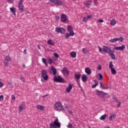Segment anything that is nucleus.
<instances>
[{"instance_id":"7c9ffc66","label":"nucleus","mask_w":128,"mask_h":128,"mask_svg":"<svg viewBox=\"0 0 128 128\" xmlns=\"http://www.w3.org/2000/svg\"><path fill=\"white\" fill-rule=\"evenodd\" d=\"M111 70V73L113 75H116V69L114 68H112Z\"/></svg>"},{"instance_id":"680f3d73","label":"nucleus","mask_w":128,"mask_h":128,"mask_svg":"<svg viewBox=\"0 0 128 128\" xmlns=\"http://www.w3.org/2000/svg\"><path fill=\"white\" fill-rule=\"evenodd\" d=\"M8 2H12V0H8Z\"/></svg>"},{"instance_id":"603ef678","label":"nucleus","mask_w":128,"mask_h":128,"mask_svg":"<svg viewBox=\"0 0 128 128\" xmlns=\"http://www.w3.org/2000/svg\"><path fill=\"white\" fill-rule=\"evenodd\" d=\"M77 82V84L79 88H80V80L76 81Z\"/></svg>"},{"instance_id":"4be33fe9","label":"nucleus","mask_w":128,"mask_h":128,"mask_svg":"<svg viewBox=\"0 0 128 128\" xmlns=\"http://www.w3.org/2000/svg\"><path fill=\"white\" fill-rule=\"evenodd\" d=\"M97 78L99 80H102V79H104V76H102V75L100 74V73H99L97 75Z\"/></svg>"},{"instance_id":"c85d7f7f","label":"nucleus","mask_w":128,"mask_h":128,"mask_svg":"<svg viewBox=\"0 0 128 128\" xmlns=\"http://www.w3.org/2000/svg\"><path fill=\"white\" fill-rule=\"evenodd\" d=\"M116 24V21L114 19H112L110 20V24L112 26H115Z\"/></svg>"},{"instance_id":"37998d69","label":"nucleus","mask_w":128,"mask_h":128,"mask_svg":"<svg viewBox=\"0 0 128 128\" xmlns=\"http://www.w3.org/2000/svg\"><path fill=\"white\" fill-rule=\"evenodd\" d=\"M102 65H98V70H102Z\"/></svg>"},{"instance_id":"13d9d810","label":"nucleus","mask_w":128,"mask_h":128,"mask_svg":"<svg viewBox=\"0 0 128 128\" xmlns=\"http://www.w3.org/2000/svg\"><path fill=\"white\" fill-rule=\"evenodd\" d=\"M99 48V51L102 52V48H100V46H98Z\"/></svg>"},{"instance_id":"72a5a7b5","label":"nucleus","mask_w":128,"mask_h":128,"mask_svg":"<svg viewBox=\"0 0 128 128\" xmlns=\"http://www.w3.org/2000/svg\"><path fill=\"white\" fill-rule=\"evenodd\" d=\"M109 68L111 70L114 68V64H112V61H110L109 64Z\"/></svg>"},{"instance_id":"4d7b16f0","label":"nucleus","mask_w":128,"mask_h":128,"mask_svg":"<svg viewBox=\"0 0 128 128\" xmlns=\"http://www.w3.org/2000/svg\"><path fill=\"white\" fill-rule=\"evenodd\" d=\"M48 96V94H46V95H44V96H42V98H46V96Z\"/></svg>"},{"instance_id":"3c124183","label":"nucleus","mask_w":128,"mask_h":128,"mask_svg":"<svg viewBox=\"0 0 128 128\" xmlns=\"http://www.w3.org/2000/svg\"><path fill=\"white\" fill-rule=\"evenodd\" d=\"M20 80H22V82H24L26 80H24V78L23 76L20 77Z\"/></svg>"},{"instance_id":"1a4fd4ad","label":"nucleus","mask_w":128,"mask_h":128,"mask_svg":"<svg viewBox=\"0 0 128 128\" xmlns=\"http://www.w3.org/2000/svg\"><path fill=\"white\" fill-rule=\"evenodd\" d=\"M51 2H54L56 6H62V4L60 0H49Z\"/></svg>"},{"instance_id":"aec40b11","label":"nucleus","mask_w":128,"mask_h":128,"mask_svg":"<svg viewBox=\"0 0 128 128\" xmlns=\"http://www.w3.org/2000/svg\"><path fill=\"white\" fill-rule=\"evenodd\" d=\"M72 84H70L68 88L66 89V92H70V90H72Z\"/></svg>"},{"instance_id":"6ab92c4d","label":"nucleus","mask_w":128,"mask_h":128,"mask_svg":"<svg viewBox=\"0 0 128 128\" xmlns=\"http://www.w3.org/2000/svg\"><path fill=\"white\" fill-rule=\"evenodd\" d=\"M109 55L111 56L112 60H116V55H114V50H112Z\"/></svg>"},{"instance_id":"8fccbe9b","label":"nucleus","mask_w":128,"mask_h":128,"mask_svg":"<svg viewBox=\"0 0 128 128\" xmlns=\"http://www.w3.org/2000/svg\"><path fill=\"white\" fill-rule=\"evenodd\" d=\"M3 100H4V96L2 95L0 96V100L2 101Z\"/></svg>"},{"instance_id":"4c0bfd02","label":"nucleus","mask_w":128,"mask_h":128,"mask_svg":"<svg viewBox=\"0 0 128 128\" xmlns=\"http://www.w3.org/2000/svg\"><path fill=\"white\" fill-rule=\"evenodd\" d=\"M69 34L71 36H74V32L73 30L70 31Z\"/></svg>"},{"instance_id":"6e6552de","label":"nucleus","mask_w":128,"mask_h":128,"mask_svg":"<svg viewBox=\"0 0 128 128\" xmlns=\"http://www.w3.org/2000/svg\"><path fill=\"white\" fill-rule=\"evenodd\" d=\"M54 80L57 82H64V79L62 78L60 76H58V77L55 76L54 77Z\"/></svg>"},{"instance_id":"49530a36","label":"nucleus","mask_w":128,"mask_h":128,"mask_svg":"<svg viewBox=\"0 0 128 128\" xmlns=\"http://www.w3.org/2000/svg\"><path fill=\"white\" fill-rule=\"evenodd\" d=\"M48 62H49V64H52V58H49L48 60Z\"/></svg>"},{"instance_id":"2eb2a0df","label":"nucleus","mask_w":128,"mask_h":128,"mask_svg":"<svg viewBox=\"0 0 128 128\" xmlns=\"http://www.w3.org/2000/svg\"><path fill=\"white\" fill-rule=\"evenodd\" d=\"M97 94L100 96L101 97H104V96L108 94H106V92H104L102 91H97Z\"/></svg>"},{"instance_id":"9d476101","label":"nucleus","mask_w":128,"mask_h":128,"mask_svg":"<svg viewBox=\"0 0 128 128\" xmlns=\"http://www.w3.org/2000/svg\"><path fill=\"white\" fill-rule=\"evenodd\" d=\"M126 48V46L122 44L121 46L114 47V50H124Z\"/></svg>"},{"instance_id":"393cba45","label":"nucleus","mask_w":128,"mask_h":128,"mask_svg":"<svg viewBox=\"0 0 128 128\" xmlns=\"http://www.w3.org/2000/svg\"><path fill=\"white\" fill-rule=\"evenodd\" d=\"M36 108H38V110H42V112L44 110V107L40 105H38L36 106Z\"/></svg>"},{"instance_id":"ddd939ff","label":"nucleus","mask_w":128,"mask_h":128,"mask_svg":"<svg viewBox=\"0 0 128 128\" xmlns=\"http://www.w3.org/2000/svg\"><path fill=\"white\" fill-rule=\"evenodd\" d=\"M26 108V104H24V102H22L19 106V110L20 112L22 110Z\"/></svg>"},{"instance_id":"a211bd4d","label":"nucleus","mask_w":128,"mask_h":128,"mask_svg":"<svg viewBox=\"0 0 128 128\" xmlns=\"http://www.w3.org/2000/svg\"><path fill=\"white\" fill-rule=\"evenodd\" d=\"M82 80L83 82H86V81L88 80V76H86V75L82 74Z\"/></svg>"},{"instance_id":"0eeeda50","label":"nucleus","mask_w":128,"mask_h":128,"mask_svg":"<svg viewBox=\"0 0 128 128\" xmlns=\"http://www.w3.org/2000/svg\"><path fill=\"white\" fill-rule=\"evenodd\" d=\"M55 30L56 32H59L60 34H64V32H66V30L62 28H55Z\"/></svg>"},{"instance_id":"052dcab7","label":"nucleus","mask_w":128,"mask_h":128,"mask_svg":"<svg viewBox=\"0 0 128 128\" xmlns=\"http://www.w3.org/2000/svg\"><path fill=\"white\" fill-rule=\"evenodd\" d=\"M37 48H38V50H40V45H38Z\"/></svg>"},{"instance_id":"bf43d9fd","label":"nucleus","mask_w":128,"mask_h":128,"mask_svg":"<svg viewBox=\"0 0 128 128\" xmlns=\"http://www.w3.org/2000/svg\"><path fill=\"white\" fill-rule=\"evenodd\" d=\"M24 54H26V50H24Z\"/></svg>"},{"instance_id":"6e6d98bb","label":"nucleus","mask_w":128,"mask_h":128,"mask_svg":"<svg viewBox=\"0 0 128 128\" xmlns=\"http://www.w3.org/2000/svg\"><path fill=\"white\" fill-rule=\"evenodd\" d=\"M4 86V84L2 83V82H0V88H2Z\"/></svg>"},{"instance_id":"c9c22d12","label":"nucleus","mask_w":128,"mask_h":128,"mask_svg":"<svg viewBox=\"0 0 128 128\" xmlns=\"http://www.w3.org/2000/svg\"><path fill=\"white\" fill-rule=\"evenodd\" d=\"M50 128H58L56 125L54 124V123L50 124Z\"/></svg>"},{"instance_id":"20e7f679","label":"nucleus","mask_w":128,"mask_h":128,"mask_svg":"<svg viewBox=\"0 0 128 128\" xmlns=\"http://www.w3.org/2000/svg\"><path fill=\"white\" fill-rule=\"evenodd\" d=\"M102 50L104 52L108 53V54L112 51V50L108 46H104L102 48Z\"/></svg>"},{"instance_id":"de8ad7c7","label":"nucleus","mask_w":128,"mask_h":128,"mask_svg":"<svg viewBox=\"0 0 128 128\" xmlns=\"http://www.w3.org/2000/svg\"><path fill=\"white\" fill-rule=\"evenodd\" d=\"M55 18L56 20H60V16H55Z\"/></svg>"},{"instance_id":"c03bdc74","label":"nucleus","mask_w":128,"mask_h":128,"mask_svg":"<svg viewBox=\"0 0 128 128\" xmlns=\"http://www.w3.org/2000/svg\"><path fill=\"white\" fill-rule=\"evenodd\" d=\"M98 22H99V23H102V22H104V20L100 19V18L98 19Z\"/></svg>"},{"instance_id":"79ce46f5","label":"nucleus","mask_w":128,"mask_h":128,"mask_svg":"<svg viewBox=\"0 0 128 128\" xmlns=\"http://www.w3.org/2000/svg\"><path fill=\"white\" fill-rule=\"evenodd\" d=\"M70 36H71L69 33H67L66 34V38H70Z\"/></svg>"},{"instance_id":"bb28decb","label":"nucleus","mask_w":128,"mask_h":128,"mask_svg":"<svg viewBox=\"0 0 128 128\" xmlns=\"http://www.w3.org/2000/svg\"><path fill=\"white\" fill-rule=\"evenodd\" d=\"M92 2V1H88L85 2V5L87 8H90Z\"/></svg>"},{"instance_id":"a18cd8bd","label":"nucleus","mask_w":128,"mask_h":128,"mask_svg":"<svg viewBox=\"0 0 128 128\" xmlns=\"http://www.w3.org/2000/svg\"><path fill=\"white\" fill-rule=\"evenodd\" d=\"M82 52H84V54H86V52H87L86 48H82Z\"/></svg>"},{"instance_id":"ea45409f","label":"nucleus","mask_w":128,"mask_h":128,"mask_svg":"<svg viewBox=\"0 0 128 128\" xmlns=\"http://www.w3.org/2000/svg\"><path fill=\"white\" fill-rule=\"evenodd\" d=\"M124 40V38L122 36H120L119 38H118V41L122 42Z\"/></svg>"},{"instance_id":"774afa93","label":"nucleus","mask_w":128,"mask_h":128,"mask_svg":"<svg viewBox=\"0 0 128 128\" xmlns=\"http://www.w3.org/2000/svg\"><path fill=\"white\" fill-rule=\"evenodd\" d=\"M118 102V104H119V102H120V101H118V102Z\"/></svg>"},{"instance_id":"a19ab883","label":"nucleus","mask_w":128,"mask_h":128,"mask_svg":"<svg viewBox=\"0 0 128 128\" xmlns=\"http://www.w3.org/2000/svg\"><path fill=\"white\" fill-rule=\"evenodd\" d=\"M54 56H55V58H60V56H58V53H54Z\"/></svg>"},{"instance_id":"f704fd0d","label":"nucleus","mask_w":128,"mask_h":128,"mask_svg":"<svg viewBox=\"0 0 128 128\" xmlns=\"http://www.w3.org/2000/svg\"><path fill=\"white\" fill-rule=\"evenodd\" d=\"M42 62H44V64L45 65H46V66H48V62H46V59L45 58H42Z\"/></svg>"},{"instance_id":"f03ea898","label":"nucleus","mask_w":128,"mask_h":128,"mask_svg":"<svg viewBox=\"0 0 128 128\" xmlns=\"http://www.w3.org/2000/svg\"><path fill=\"white\" fill-rule=\"evenodd\" d=\"M41 76L44 80H48V71L42 70L41 72Z\"/></svg>"},{"instance_id":"e2e57ef3","label":"nucleus","mask_w":128,"mask_h":128,"mask_svg":"<svg viewBox=\"0 0 128 128\" xmlns=\"http://www.w3.org/2000/svg\"><path fill=\"white\" fill-rule=\"evenodd\" d=\"M22 66H23V68H26V64H22Z\"/></svg>"},{"instance_id":"2f4dec72","label":"nucleus","mask_w":128,"mask_h":128,"mask_svg":"<svg viewBox=\"0 0 128 128\" xmlns=\"http://www.w3.org/2000/svg\"><path fill=\"white\" fill-rule=\"evenodd\" d=\"M72 58H76V53L75 52H72L70 53Z\"/></svg>"},{"instance_id":"a878e982","label":"nucleus","mask_w":128,"mask_h":128,"mask_svg":"<svg viewBox=\"0 0 128 128\" xmlns=\"http://www.w3.org/2000/svg\"><path fill=\"white\" fill-rule=\"evenodd\" d=\"M118 38H115L110 40L109 42L111 43H114L118 42Z\"/></svg>"},{"instance_id":"39448f33","label":"nucleus","mask_w":128,"mask_h":128,"mask_svg":"<svg viewBox=\"0 0 128 128\" xmlns=\"http://www.w3.org/2000/svg\"><path fill=\"white\" fill-rule=\"evenodd\" d=\"M18 6V8L20 10V11L21 12H22L24 10V5H22V0H20L19 1Z\"/></svg>"},{"instance_id":"9b49d317","label":"nucleus","mask_w":128,"mask_h":128,"mask_svg":"<svg viewBox=\"0 0 128 128\" xmlns=\"http://www.w3.org/2000/svg\"><path fill=\"white\" fill-rule=\"evenodd\" d=\"M68 20V16L65 14H62L61 16V22H66Z\"/></svg>"},{"instance_id":"f8f14e48","label":"nucleus","mask_w":128,"mask_h":128,"mask_svg":"<svg viewBox=\"0 0 128 128\" xmlns=\"http://www.w3.org/2000/svg\"><path fill=\"white\" fill-rule=\"evenodd\" d=\"M53 124H54V126H57L58 128H60V122H58V118L56 119L54 121Z\"/></svg>"},{"instance_id":"b1692460","label":"nucleus","mask_w":128,"mask_h":128,"mask_svg":"<svg viewBox=\"0 0 128 128\" xmlns=\"http://www.w3.org/2000/svg\"><path fill=\"white\" fill-rule=\"evenodd\" d=\"M116 115L112 114L110 116L109 119H110V120L112 121V120H116Z\"/></svg>"},{"instance_id":"f257e3e1","label":"nucleus","mask_w":128,"mask_h":128,"mask_svg":"<svg viewBox=\"0 0 128 128\" xmlns=\"http://www.w3.org/2000/svg\"><path fill=\"white\" fill-rule=\"evenodd\" d=\"M54 108L55 110H59L60 112H62V110H64V108L62 106V104L60 102H58L54 105Z\"/></svg>"},{"instance_id":"7ed1b4c3","label":"nucleus","mask_w":128,"mask_h":128,"mask_svg":"<svg viewBox=\"0 0 128 128\" xmlns=\"http://www.w3.org/2000/svg\"><path fill=\"white\" fill-rule=\"evenodd\" d=\"M10 62H12V58L10 56H7L4 60V64L5 66H8L10 64Z\"/></svg>"},{"instance_id":"09e8293b","label":"nucleus","mask_w":128,"mask_h":128,"mask_svg":"<svg viewBox=\"0 0 128 128\" xmlns=\"http://www.w3.org/2000/svg\"><path fill=\"white\" fill-rule=\"evenodd\" d=\"M67 128H72V124H69L68 125Z\"/></svg>"},{"instance_id":"4468645a","label":"nucleus","mask_w":128,"mask_h":128,"mask_svg":"<svg viewBox=\"0 0 128 128\" xmlns=\"http://www.w3.org/2000/svg\"><path fill=\"white\" fill-rule=\"evenodd\" d=\"M62 73L64 74H66V76H68L70 74V72H68V70L66 67H64L62 69Z\"/></svg>"},{"instance_id":"0e129e2a","label":"nucleus","mask_w":128,"mask_h":128,"mask_svg":"<svg viewBox=\"0 0 128 128\" xmlns=\"http://www.w3.org/2000/svg\"><path fill=\"white\" fill-rule=\"evenodd\" d=\"M118 99H116L115 101L117 102H118Z\"/></svg>"},{"instance_id":"e433bc0d","label":"nucleus","mask_w":128,"mask_h":128,"mask_svg":"<svg viewBox=\"0 0 128 128\" xmlns=\"http://www.w3.org/2000/svg\"><path fill=\"white\" fill-rule=\"evenodd\" d=\"M67 28H68V32H70L72 30V26H68L67 27Z\"/></svg>"},{"instance_id":"c756f323","label":"nucleus","mask_w":128,"mask_h":128,"mask_svg":"<svg viewBox=\"0 0 128 128\" xmlns=\"http://www.w3.org/2000/svg\"><path fill=\"white\" fill-rule=\"evenodd\" d=\"M108 116V115H106V114H104L103 116H102L100 118V120H106V117Z\"/></svg>"},{"instance_id":"69168bd1","label":"nucleus","mask_w":128,"mask_h":128,"mask_svg":"<svg viewBox=\"0 0 128 128\" xmlns=\"http://www.w3.org/2000/svg\"><path fill=\"white\" fill-rule=\"evenodd\" d=\"M94 4H96V0H94Z\"/></svg>"},{"instance_id":"58836bf2","label":"nucleus","mask_w":128,"mask_h":128,"mask_svg":"<svg viewBox=\"0 0 128 128\" xmlns=\"http://www.w3.org/2000/svg\"><path fill=\"white\" fill-rule=\"evenodd\" d=\"M95 84L92 85V88H96V80H94Z\"/></svg>"},{"instance_id":"f3484780","label":"nucleus","mask_w":128,"mask_h":128,"mask_svg":"<svg viewBox=\"0 0 128 128\" xmlns=\"http://www.w3.org/2000/svg\"><path fill=\"white\" fill-rule=\"evenodd\" d=\"M51 70L52 72V74L54 76H56V68L54 66H52Z\"/></svg>"},{"instance_id":"864d4df0","label":"nucleus","mask_w":128,"mask_h":128,"mask_svg":"<svg viewBox=\"0 0 128 128\" xmlns=\"http://www.w3.org/2000/svg\"><path fill=\"white\" fill-rule=\"evenodd\" d=\"M11 98H12V100H16V96L14 95H12L11 96Z\"/></svg>"},{"instance_id":"412c9836","label":"nucleus","mask_w":128,"mask_h":128,"mask_svg":"<svg viewBox=\"0 0 128 128\" xmlns=\"http://www.w3.org/2000/svg\"><path fill=\"white\" fill-rule=\"evenodd\" d=\"M85 72L86 74H88L90 76L92 74V70L90 68H86L85 69Z\"/></svg>"},{"instance_id":"473e14b6","label":"nucleus","mask_w":128,"mask_h":128,"mask_svg":"<svg viewBox=\"0 0 128 128\" xmlns=\"http://www.w3.org/2000/svg\"><path fill=\"white\" fill-rule=\"evenodd\" d=\"M10 10L13 12L14 16H16V8H10Z\"/></svg>"},{"instance_id":"dca6fc26","label":"nucleus","mask_w":128,"mask_h":128,"mask_svg":"<svg viewBox=\"0 0 128 128\" xmlns=\"http://www.w3.org/2000/svg\"><path fill=\"white\" fill-rule=\"evenodd\" d=\"M100 87L102 88L103 89L106 90L108 88V86L106 85V84H104L102 82H100Z\"/></svg>"},{"instance_id":"5701e85b","label":"nucleus","mask_w":128,"mask_h":128,"mask_svg":"<svg viewBox=\"0 0 128 128\" xmlns=\"http://www.w3.org/2000/svg\"><path fill=\"white\" fill-rule=\"evenodd\" d=\"M92 18V15H88L87 17H84L83 18V21L84 22H87L88 18Z\"/></svg>"},{"instance_id":"338daca9","label":"nucleus","mask_w":128,"mask_h":128,"mask_svg":"<svg viewBox=\"0 0 128 128\" xmlns=\"http://www.w3.org/2000/svg\"><path fill=\"white\" fill-rule=\"evenodd\" d=\"M98 81H97V82H96V86H98Z\"/></svg>"},{"instance_id":"423d86ee","label":"nucleus","mask_w":128,"mask_h":128,"mask_svg":"<svg viewBox=\"0 0 128 128\" xmlns=\"http://www.w3.org/2000/svg\"><path fill=\"white\" fill-rule=\"evenodd\" d=\"M80 76H82V74H80V72H76L74 74V78L76 80V82H78V80H80Z\"/></svg>"},{"instance_id":"cd10ccee","label":"nucleus","mask_w":128,"mask_h":128,"mask_svg":"<svg viewBox=\"0 0 128 128\" xmlns=\"http://www.w3.org/2000/svg\"><path fill=\"white\" fill-rule=\"evenodd\" d=\"M48 44H50V46H54V44L55 42L52 40L50 39L48 41Z\"/></svg>"},{"instance_id":"5fc2aeb1","label":"nucleus","mask_w":128,"mask_h":128,"mask_svg":"<svg viewBox=\"0 0 128 128\" xmlns=\"http://www.w3.org/2000/svg\"><path fill=\"white\" fill-rule=\"evenodd\" d=\"M121 104H122V103H120V102H119L118 104V105H117V107L120 108V106Z\"/></svg>"}]
</instances>
